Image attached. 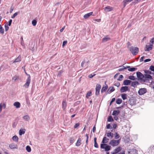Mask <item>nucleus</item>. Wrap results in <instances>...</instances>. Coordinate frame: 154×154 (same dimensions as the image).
<instances>
[{
    "instance_id": "56",
    "label": "nucleus",
    "mask_w": 154,
    "mask_h": 154,
    "mask_svg": "<svg viewBox=\"0 0 154 154\" xmlns=\"http://www.w3.org/2000/svg\"><path fill=\"white\" fill-rule=\"evenodd\" d=\"M144 58V56H143L142 57H141L140 60V62L143 61V60Z\"/></svg>"
},
{
    "instance_id": "2",
    "label": "nucleus",
    "mask_w": 154,
    "mask_h": 154,
    "mask_svg": "<svg viewBox=\"0 0 154 154\" xmlns=\"http://www.w3.org/2000/svg\"><path fill=\"white\" fill-rule=\"evenodd\" d=\"M139 49L137 47H131L130 48V51L133 55H135L138 52Z\"/></svg>"
},
{
    "instance_id": "45",
    "label": "nucleus",
    "mask_w": 154,
    "mask_h": 154,
    "mask_svg": "<svg viewBox=\"0 0 154 154\" xmlns=\"http://www.w3.org/2000/svg\"><path fill=\"white\" fill-rule=\"evenodd\" d=\"M5 30L6 31H8L9 29V27L8 26L7 24H5Z\"/></svg>"
},
{
    "instance_id": "38",
    "label": "nucleus",
    "mask_w": 154,
    "mask_h": 154,
    "mask_svg": "<svg viewBox=\"0 0 154 154\" xmlns=\"http://www.w3.org/2000/svg\"><path fill=\"white\" fill-rule=\"evenodd\" d=\"M128 79L132 80H135L136 79L135 77L133 75H130L128 77Z\"/></svg>"
},
{
    "instance_id": "47",
    "label": "nucleus",
    "mask_w": 154,
    "mask_h": 154,
    "mask_svg": "<svg viewBox=\"0 0 154 154\" xmlns=\"http://www.w3.org/2000/svg\"><path fill=\"white\" fill-rule=\"evenodd\" d=\"M69 140L70 143L72 144L74 142V140L73 138H71L69 139Z\"/></svg>"
},
{
    "instance_id": "12",
    "label": "nucleus",
    "mask_w": 154,
    "mask_h": 154,
    "mask_svg": "<svg viewBox=\"0 0 154 154\" xmlns=\"http://www.w3.org/2000/svg\"><path fill=\"white\" fill-rule=\"evenodd\" d=\"M9 147L11 149H17L18 148L17 145L14 143H12L10 144L9 145Z\"/></svg>"
},
{
    "instance_id": "31",
    "label": "nucleus",
    "mask_w": 154,
    "mask_h": 154,
    "mask_svg": "<svg viewBox=\"0 0 154 154\" xmlns=\"http://www.w3.org/2000/svg\"><path fill=\"white\" fill-rule=\"evenodd\" d=\"M97 138L96 137H94V146L97 148L98 147V146L97 144V143L96 141Z\"/></svg>"
},
{
    "instance_id": "55",
    "label": "nucleus",
    "mask_w": 154,
    "mask_h": 154,
    "mask_svg": "<svg viewBox=\"0 0 154 154\" xmlns=\"http://www.w3.org/2000/svg\"><path fill=\"white\" fill-rule=\"evenodd\" d=\"M12 22V20L11 19L10 20L8 24V25L9 26H10L11 25V23Z\"/></svg>"
},
{
    "instance_id": "34",
    "label": "nucleus",
    "mask_w": 154,
    "mask_h": 154,
    "mask_svg": "<svg viewBox=\"0 0 154 154\" xmlns=\"http://www.w3.org/2000/svg\"><path fill=\"white\" fill-rule=\"evenodd\" d=\"M129 67V66L124 67V66H122V67L121 68L119 69L118 70L119 71H122L124 69H126L127 68H128Z\"/></svg>"
},
{
    "instance_id": "63",
    "label": "nucleus",
    "mask_w": 154,
    "mask_h": 154,
    "mask_svg": "<svg viewBox=\"0 0 154 154\" xmlns=\"http://www.w3.org/2000/svg\"><path fill=\"white\" fill-rule=\"evenodd\" d=\"M65 26L63 27H62V28L60 30V32H62L63 31V30L65 28Z\"/></svg>"
},
{
    "instance_id": "48",
    "label": "nucleus",
    "mask_w": 154,
    "mask_h": 154,
    "mask_svg": "<svg viewBox=\"0 0 154 154\" xmlns=\"http://www.w3.org/2000/svg\"><path fill=\"white\" fill-rule=\"evenodd\" d=\"M123 78V76L122 75H120L119 77L118 80L119 81H121L122 80Z\"/></svg>"
},
{
    "instance_id": "33",
    "label": "nucleus",
    "mask_w": 154,
    "mask_h": 154,
    "mask_svg": "<svg viewBox=\"0 0 154 154\" xmlns=\"http://www.w3.org/2000/svg\"><path fill=\"white\" fill-rule=\"evenodd\" d=\"M62 108L63 109H65L66 106V103L65 101H63L62 103Z\"/></svg>"
},
{
    "instance_id": "60",
    "label": "nucleus",
    "mask_w": 154,
    "mask_h": 154,
    "mask_svg": "<svg viewBox=\"0 0 154 154\" xmlns=\"http://www.w3.org/2000/svg\"><path fill=\"white\" fill-rule=\"evenodd\" d=\"M150 42L152 44H153L154 42V38H152L150 41Z\"/></svg>"
},
{
    "instance_id": "43",
    "label": "nucleus",
    "mask_w": 154,
    "mask_h": 154,
    "mask_svg": "<svg viewBox=\"0 0 154 154\" xmlns=\"http://www.w3.org/2000/svg\"><path fill=\"white\" fill-rule=\"evenodd\" d=\"M37 23V21L35 20H33L32 21V24L34 26H36Z\"/></svg>"
},
{
    "instance_id": "20",
    "label": "nucleus",
    "mask_w": 154,
    "mask_h": 154,
    "mask_svg": "<svg viewBox=\"0 0 154 154\" xmlns=\"http://www.w3.org/2000/svg\"><path fill=\"white\" fill-rule=\"evenodd\" d=\"M82 140L80 138H79L75 144V146H79L81 144Z\"/></svg>"
},
{
    "instance_id": "8",
    "label": "nucleus",
    "mask_w": 154,
    "mask_h": 154,
    "mask_svg": "<svg viewBox=\"0 0 154 154\" xmlns=\"http://www.w3.org/2000/svg\"><path fill=\"white\" fill-rule=\"evenodd\" d=\"M101 85L99 84H97L96 85L95 90L96 93L95 94L96 95H98L99 94L101 88Z\"/></svg>"
},
{
    "instance_id": "19",
    "label": "nucleus",
    "mask_w": 154,
    "mask_h": 154,
    "mask_svg": "<svg viewBox=\"0 0 154 154\" xmlns=\"http://www.w3.org/2000/svg\"><path fill=\"white\" fill-rule=\"evenodd\" d=\"M26 130L25 129H21L19 131V133L20 135L24 134Z\"/></svg>"
},
{
    "instance_id": "27",
    "label": "nucleus",
    "mask_w": 154,
    "mask_h": 154,
    "mask_svg": "<svg viewBox=\"0 0 154 154\" xmlns=\"http://www.w3.org/2000/svg\"><path fill=\"white\" fill-rule=\"evenodd\" d=\"M23 119L24 120L28 121L29 120L30 118L28 115H26L23 117Z\"/></svg>"
},
{
    "instance_id": "39",
    "label": "nucleus",
    "mask_w": 154,
    "mask_h": 154,
    "mask_svg": "<svg viewBox=\"0 0 154 154\" xmlns=\"http://www.w3.org/2000/svg\"><path fill=\"white\" fill-rule=\"evenodd\" d=\"M129 2L128 0H124L123 1L124 7H125L127 5V3Z\"/></svg>"
},
{
    "instance_id": "10",
    "label": "nucleus",
    "mask_w": 154,
    "mask_h": 154,
    "mask_svg": "<svg viewBox=\"0 0 154 154\" xmlns=\"http://www.w3.org/2000/svg\"><path fill=\"white\" fill-rule=\"evenodd\" d=\"M113 9V7H110V6H107L104 8V11L106 12L111 11H112Z\"/></svg>"
},
{
    "instance_id": "22",
    "label": "nucleus",
    "mask_w": 154,
    "mask_h": 154,
    "mask_svg": "<svg viewBox=\"0 0 154 154\" xmlns=\"http://www.w3.org/2000/svg\"><path fill=\"white\" fill-rule=\"evenodd\" d=\"M14 106H15L16 108H18L20 107V104L19 102H16L14 103Z\"/></svg>"
},
{
    "instance_id": "16",
    "label": "nucleus",
    "mask_w": 154,
    "mask_h": 154,
    "mask_svg": "<svg viewBox=\"0 0 154 154\" xmlns=\"http://www.w3.org/2000/svg\"><path fill=\"white\" fill-rule=\"evenodd\" d=\"M109 140V139L106 137H104L103 139L102 142L103 144H106L108 142Z\"/></svg>"
},
{
    "instance_id": "46",
    "label": "nucleus",
    "mask_w": 154,
    "mask_h": 154,
    "mask_svg": "<svg viewBox=\"0 0 154 154\" xmlns=\"http://www.w3.org/2000/svg\"><path fill=\"white\" fill-rule=\"evenodd\" d=\"M18 76H15L13 77L12 79V80H14V81L16 80L18 78Z\"/></svg>"
},
{
    "instance_id": "62",
    "label": "nucleus",
    "mask_w": 154,
    "mask_h": 154,
    "mask_svg": "<svg viewBox=\"0 0 154 154\" xmlns=\"http://www.w3.org/2000/svg\"><path fill=\"white\" fill-rule=\"evenodd\" d=\"M95 130H96V128H95V126H94L93 127V129H92L93 132L94 133L95 132Z\"/></svg>"
},
{
    "instance_id": "53",
    "label": "nucleus",
    "mask_w": 154,
    "mask_h": 154,
    "mask_svg": "<svg viewBox=\"0 0 154 154\" xmlns=\"http://www.w3.org/2000/svg\"><path fill=\"white\" fill-rule=\"evenodd\" d=\"M14 9V8L13 7H11L10 8V13H11L13 11Z\"/></svg>"
},
{
    "instance_id": "36",
    "label": "nucleus",
    "mask_w": 154,
    "mask_h": 154,
    "mask_svg": "<svg viewBox=\"0 0 154 154\" xmlns=\"http://www.w3.org/2000/svg\"><path fill=\"white\" fill-rule=\"evenodd\" d=\"M4 32V29H3V27L0 24V32L2 34H3Z\"/></svg>"
},
{
    "instance_id": "44",
    "label": "nucleus",
    "mask_w": 154,
    "mask_h": 154,
    "mask_svg": "<svg viewBox=\"0 0 154 154\" xmlns=\"http://www.w3.org/2000/svg\"><path fill=\"white\" fill-rule=\"evenodd\" d=\"M144 72L146 74H151V72L148 70H145L144 71Z\"/></svg>"
},
{
    "instance_id": "1",
    "label": "nucleus",
    "mask_w": 154,
    "mask_h": 154,
    "mask_svg": "<svg viewBox=\"0 0 154 154\" xmlns=\"http://www.w3.org/2000/svg\"><path fill=\"white\" fill-rule=\"evenodd\" d=\"M120 141V139L117 140H111L109 143V144L112 146H116L119 145Z\"/></svg>"
},
{
    "instance_id": "30",
    "label": "nucleus",
    "mask_w": 154,
    "mask_h": 154,
    "mask_svg": "<svg viewBox=\"0 0 154 154\" xmlns=\"http://www.w3.org/2000/svg\"><path fill=\"white\" fill-rule=\"evenodd\" d=\"M12 140L14 141L17 142L18 140V138L17 136L15 135L13 137Z\"/></svg>"
},
{
    "instance_id": "7",
    "label": "nucleus",
    "mask_w": 154,
    "mask_h": 154,
    "mask_svg": "<svg viewBox=\"0 0 154 154\" xmlns=\"http://www.w3.org/2000/svg\"><path fill=\"white\" fill-rule=\"evenodd\" d=\"M147 90L146 88H141L138 91V94L139 95H142L146 93Z\"/></svg>"
},
{
    "instance_id": "23",
    "label": "nucleus",
    "mask_w": 154,
    "mask_h": 154,
    "mask_svg": "<svg viewBox=\"0 0 154 154\" xmlns=\"http://www.w3.org/2000/svg\"><path fill=\"white\" fill-rule=\"evenodd\" d=\"M121 147L119 146L117 147V148H116L114 149L113 154H114L117 153L118 152H119V151L121 150Z\"/></svg>"
},
{
    "instance_id": "51",
    "label": "nucleus",
    "mask_w": 154,
    "mask_h": 154,
    "mask_svg": "<svg viewBox=\"0 0 154 154\" xmlns=\"http://www.w3.org/2000/svg\"><path fill=\"white\" fill-rule=\"evenodd\" d=\"M149 69L152 71L154 72V66H151L149 67Z\"/></svg>"
},
{
    "instance_id": "9",
    "label": "nucleus",
    "mask_w": 154,
    "mask_h": 154,
    "mask_svg": "<svg viewBox=\"0 0 154 154\" xmlns=\"http://www.w3.org/2000/svg\"><path fill=\"white\" fill-rule=\"evenodd\" d=\"M120 91L121 92H125L127 91H129L130 89L127 86H123L121 88Z\"/></svg>"
},
{
    "instance_id": "4",
    "label": "nucleus",
    "mask_w": 154,
    "mask_h": 154,
    "mask_svg": "<svg viewBox=\"0 0 154 154\" xmlns=\"http://www.w3.org/2000/svg\"><path fill=\"white\" fill-rule=\"evenodd\" d=\"M149 79H152V77L149 74H144V78L143 82L147 83L149 82Z\"/></svg>"
},
{
    "instance_id": "24",
    "label": "nucleus",
    "mask_w": 154,
    "mask_h": 154,
    "mask_svg": "<svg viewBox=\"0 0 154 154\" xmlns=\"http://www.w3.org/2000/svg\"><path fill=\"white\" fill-rule=\"evenodd\" d=\"M115 90L113 88V87H110L109 88V89L107 91V93L108 94L112 92L113 91Z\"/></svg>"
},
{
    "instance_id": "14",
    "label": "nucleus",
    "mask_w": 154,
    "mask_h": 154,
    "mask_svg": "<svg viewBox=\"0 0 154 154\" xmlns=\"http://www.w3.org/2000/svg\"><path fill=\"white\" fill-rule=\"evenodd\" d=\"M131 82V80L126 79L124 81L123 84L125 85H130Z\"/></svg>"
},
{
    "instance_id": "11",
    "label": "nucleus",
    "mask_w": 154,
    "mask_h": 154,
    "mask_svg": "<svg viewBox=\"0 0 154 154\" xmlns=\"http://www.w3.org/2000/svg\"><path fill=\"white\" fill-rule=\"evenodd\" d=\"M114 134L111 133L110 131H108V132H106L105 136L108 137H111V138L112 139L113 137Z\"/></svg>"
},
{
    "instance_id": "54",
    "label": "nucleus",
    "mask_w": 154,
    "mask_h": 154,
    "mask_svg": "<svg viewBox=\"0 0 154 154\" xmlns=\"http://www.w3.org/2000/svg\"><path fill=\"white\" fill-rule=\"evenodd\" d=\"M2 103H1L0 104V112H1L2 110Z\"/></svg>"
},
{
    "instance_id": "58",
    "label": "nucleus",
    "mask_w": 154,
    "mask_h": 154,
    "mask_svg": "<svg viewBox=\"0 0 154 154\" xmlns=\"http://www.w3.org/2000/svg\"><path fill=\"white\" fill-rule=\"evenodd\" d=\"M95 75V74H94L93 75L92 74H91L90 75H89V77L90 78H92Z\"/></svg>"
},
{
    "instance_id": "28",
    "label": "nucleus",
    "mask_w": 154,
    "mask_h": 154,
    "mask_svg": "<svg viewBox=\"0 0 154 154\" xmlns=\"http://www.w3.org/2000/svg\"><path fill=\"white\" fill-rule=\"evenodd\" d=\"M21 61V57L19 56L14 61L13 63H15Z\"/></svg>"
},
{
    "instance_id": "61",
    "label": "nucleus",
    "mask_w": 154,
    "mask_h": 154,
    "mask_svg": "<svg viewBox=\"0 0 154 154\" xmlns=\"http://www.w3.org/2000/svg\"><path fill=\"white\" fill-rule=\"evenodd\" d=\"M110 124H108L106 126V128L107 129L110 128Z\"/></svg>"
},
{
    "instance_id": "32",
    "label": "nucleus",
    "mask_w": 154,
    "mask_h": 154,
    "mask_svg": "<svg viewBox=\"0 0 154 154\" xmlns=\"http://www.w3.org/2000/svg\"><path fill=\"white\" fill-rule=\"evenodd\" d=\"M127 95L125 94H121V97L123 100H125L127 99Z\"/></svg>"
},
{
    "instance_id": "35",
    "label": "nucleus",
    "mask_w": 154,
    "mask_h": 154,
    "mask_svg": "<svg viewBox=\"0 0 154 154\" xmlns=\"http://www.w3.org/2000/svg\"><path fill=\"white\" fill-rule=\"evenodd\" d=\"M115 138L116 139H118L120 137V136L119 134L117 132H115L114 134Z\"/></svg>"
},
{
    "instance_id": "6",
    "label": "nucleus",
    "mask_w": 154,
    "mask_h": 154,
    "mask_svg": "<svg viewBox=\"0 0 154 154\" xmlns=\"http://www.w3.org/2000/svg\"><path fill=\"white\" fill-rule=\"evenodd\" d=\"M26 74L29 75V77L26 80V82L25 84L24 85L23 87H25L26 88H28L29 85L30 84V81H31V79L30 76L29 75H27V73L26 72Z\"/></svg>"
},
{
    "instance_id": "49",
    "label": "nucleus",
    "mask_w": 154,
    "mask_h": 154,
    "mask_svg": "<svg viewBox=\"0 0 154 154\" xmlns=\"http://www.w3.org/2000/svg\"><path fill=\"white\" fill-rule=\"evenodd\" d=\"M18 14L17 12L15 13L13 16H11V18L13 19L15 17H16Z\"/></svg>"
},
{
    "instance_id": "13",
    "label": "nucleus",
    "mask_w": 154,
    "mask_h": 154,
    "mask_svg": "<svg viewBox=\"0 0 154 154\" xmlns=\"http://www.w3.org/2000/svg\"><path fill=\"white\" fill-rule=\"evenodd\" d=\"M129 154H137V151L135 149L130 150L128 152Z\"/></svg>"
},
{
    "instance_id": "64",
    "label": "nucleus",
    "mask_w": 154,
    "mask_h": 154,
    "mask_svg": "<svg viewBox=\"0 0 154 154\" xmlns=\"http://www.w3.org/2000/svg\"><path fill=\"white\" fill-rule=\"evenodd\" d=\"M120 84L119 83H115V85L116 86H117V87L119 86L120 85Z\"/></svg>"
},
{
    "instance_id": "59",
    "label": "nucleus",
    "mask_w": 154,
    "mask_h": 154,
    "mask_svg": "<svg viewBox=\"0 0 154 154\" xmlns=\"http://www.w3.org/2000/svg\"><path fill=\"white\" fill-rule=\"evenodd\" d=\"M141 0H135L134 2V3H137L138 2H139Z\"/></svg>"
},
{
    "instance_id": "29",
    "label": "nucleus",
    "mask_w": 154,
    "mask_h": 154,
    "mask_svg": "<svg viewBox=\"0 0 154 154\" xmlns=\"http://www.w3.org/2000/svg\"><path fill=\"white\" fill-rule=\"evenodd\" d=\"M128 66L129 67L128 68V71H129L133 72V71H134L136 70H137V68H134V67L131 68L130 66Z\"/></svg>"
},
{
    "instance_id": "52",
    "label": "nucleus",
    "mask_w": 154,
    "mask_h": 154,
    "mask_svg": "<svg viewBox=\"0 0 154 154\" xmlns=\"http://www.w3.org/2000/svg\"><path fill=\"white\" fill-rule=\"evenodd\" d=\"M67 43V42L66 41H64L63 42L62 46H64Z\"/></svg>"
},
{
    "instance_id": "42",
    "label": "nucleus",
    "mask_w": 154,
    "mask_h": 154,
    "mask_svg": "<svg viewBox=\"0 0 154 154\" xmlns=\"http://www.w3.org/2000/svg\"><path fill=\"white\" fill-rule=\"evenodd\" d=\"M91 95V91L89 92H88L86 95V97L88 98L89 97H90Z\"/></svg>"
},
{
    "instance_id": "5",
    "label": "nucleus",
    "mask_w": 154,
    "mask_h": 154,
    "mask_svg": "<svg viewBox=\"0 0 154 154\" xmlns=\"http://www.w3.org/2000/svg\"><path fill=\"white\" fill-rule=\"evenodd\" d=\"M137 77L138 79L142 82H143L144 75L143 74L139 72H137L136 73Z\"/></svg>"
},
{
    "instance_id": "21",
    "label": "nucleus",
    "mask_w": 154,
    "mask_h": 154,
    "mask_svg": "<svg viewBox=\"0 0 154 154\" xmlns=\"http://www.w3.org/2000/svg\"><path fill=\"white\" fill-rule=\"evenodd\" d=\"M108 88V86L107 85H106L105 86H103L102 87L101 90V93H103L105 92Z\"/></svg>"
},
{
    "instance_id": "17",
    "label": "nucleus",
    "mask_w": 154,
    "mask_h": 154,
    "mask_svg": "<svg viewBox=\"0 0 154 154\" xmlns=\"http://www.w3.org/2000/svg\"><path fill=\"white\" fill-rule=\"evenodd\" d=\"M93 14V12H91L87 13L84 15L83 17L85 19H87L91 15Z\"/></svg>"
},
{
    "instance_id": "18",
    "label": "nucleus",
    "mask_w": 154,
    "mask_h": 154,
    "mask_svg": "<svg viewBox=\"0 0 154 154\" xmlns=\"http://www.w3.org/2000/svg\"><path fill=\"white\" fill-rule=\"evenodd\" d=\"M153 46V45H146V49L145 50L146 51H148L151 50Z\"/></svg>"
},
{
    "instance_id": "40",
    "label": "nucleus",
    "mask_w": 154,
    "mask_h": 154,
    "mask_svg": "<svg viewBox=\"0 0 154 154\" xmlns=\"http://www.w3.org/2000/svg\"><path fill=\"white\" fill-rule=\"evenodd\" d=\"M26 150L28 152H30L31 151V148L29 146H26Z\"/></svg>"
},
{
    "instance_id": "37",
    "label": "nucleus",
    "mask_w": 154,
    "mask_h": 154,
    "mask_svg": "<svg viewBox=\"0 0 154 154\" xmlns=\"http://www.w3.org/2000/svg\"><path fill=\"white\" fill-rule=\"evenodd\" d=\"M122 102V100L121 99H117L116 100V103L117 104H121Z\"/></svg>"
},
{
    "instance_id": "25",
    "label": "nucleus",
    "mask_w": 154,
    "mask_h": 154,
    "mask_svg": "<svg viewBox=\"0 0 154 154\" xmlns=\"http://www.w3.org/2000/svg\"><path fill=\"white\" fill-rule=\"evenodd\" d=\"M119 113V110H114L112 113V115L113 116H117L118 115Z\"/></svg>"
},
{
    "instance_id": "41",
    "label": "nucleus",
    "mask_w": 154,
    "mask_h": 154,
    "mask_svg": "<svg viewBox=\"0 0 154 154\" xmlns=\"http://www.w3.org/2000/svg\"><path fill=\"white\" fill-rule=\"evenodd\" d=\"M113 121L112 117L111 116H109L108 118V121L109 122H112Z\"/></svg>"
},
{
    "instance_id": "3",
    "label": "nucleus",
    "mask_w": 154,
    "mask_h": 154,
    "mask_svg": "<svg viewBox=\"0 0 154 154\" xmlns=\"http://www.w3.org/2000/svg\"><path fill=\"white\" fill-rule=\"evenodd\" d=\"M100 147L102 149H104L105 151H107L110 150L111 146L106 144H101Z\"/></svg>"
},
{
    "instance_id": "26",
    "label": "nucleus",
    "mask_w": 154,
    "mask_h": 154,
    "mask_svg": "<svg viewBox=\"0 0 154 154\" xmlns=\"http://www.w3.org/2000/svg\"><path fill=\"white\" fill-rule=\"evenodd\" d=\"M109 39L110 38H109L108 36H106L103 38L102 42H105L109 41Z\"/></svg>"
},
{
    "instance_id": "15",
    "label": "nucleus",
    "mask_w": 154,
    "mask_h": 154,
    "mask_svg": "<svg viewBox=\"0 0 154 154\" xmlns=\"http://www.w3.org/2000/svg\"><path fill=\"white\" fill-rule=\"evenodd\" d=\"M139 85V83L137 81L132 82L131 83V86L134 88H135L137 85Z\"/></svg>"
},
{
    "instance_id": "50",
    "label": "nucleus",
    "mask_w": 154,
    "mask_h": 154,
    "mask_svg": "<svg viewBox=\"0 0 154 154\" xmlns=\"http://www.w3.org/2000/svg\"><path fill=\"white\" fill-rule=\"evenodd\" d=\"M80 125V124L79 123H77L75 124V125L74 126V128H77Z\"/></svg>"
},
{
    "instance_id": "57",
    "label": "nucleus",
    "mask_w": 154,
    "mask_h": 154,
    "mask_svg": "<svg viewBox=\"0 0 154 154\" xmlns=\"http://www.w3.org/2000/svg\"><path fill=\"white\" fill-rule=\"evenodd\" d=\"M150 60H151L150 59H148L145 60H144V62L145 63V62H149V61H150Z\"/></svg>"
}]
</instances>
